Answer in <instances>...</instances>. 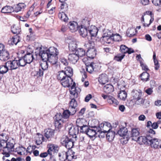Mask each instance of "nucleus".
I'll return each mask as SVG.
<instances>
[{
	"label": "nucleus",
	"instance_id": "c03bdc74",
	"mask_svg": "<svg viewBox=\"0 0 161 161\" xmlns=\"http://www.w3.org/2000/svg\"><path fill=\"white\" fill-rule=\"evenodd\" d=\"M44 71L39 67L38 70L35 71V74L34 75L36 76L37 77L42 76L43 75Z\"/></svg>",
	"mask_w": 161,
	"mask_h": 161
},
{
	"label": "nucleus",
	"instance_id": "774afa93",
	"mask_svg": "<svg viewBox=\"0 0 161 161\" xmlns=\"http://www.w3.org/2000/svg\"><path fill=\"white\" fill-rule=\"evenodd\" d=\"M92 96L91 94H89L86 96L85 99V100L86 102H88L90 99L92 98Z\"/></svg>",
	"mask_w": 161,
	"mask_h": 161
},
{
	"label": "nucleus",
	"instance_id": "6e6552de",
	"mask_svg": "<svg viewBox=\"0 0 161 161\" xmlns=\"http://www.w3.org/2000/svg\"><path fill=\"white\" fill-rule=\"evenodd\" d=\"M5 146H3L2 154L5 155L6 157H8L10 156V153L14 151V144L10 142H7L4 144Z\"/></svg>",
	"mask_w": 161,
	"mask_h": 161
},
{
	"label": "nucleus",
	"instance_id": "4468645a",
	"mask_svg": "<svg viewBox=\"0 0 161 161\" xmlns=\"http://www.w3.org/2000/svg\"><path fill=\"white\" fill-rule=\"evenodd\" d=\"M68 152L63 151L59 153L58 156L59 157V160L61 161H65L66 160H68V161L70 160L71 159L68 158V157L69 156H71L72 159H76V157L74 155L69 156L68 154Z\"/></svg>",
	"mask_w": 161,
	"mask_h": 161
},
{
	"label": "nucleus",
	"instance_id": "2eb2a0df",
	"mask_svg": "<svg viewBox=\"0 0 161 161\" xmlns=\"http://www.w3.org/2000/svg\"><path fill=\"white\" fill-rule=\"evenodd\" d=\"M113 34L112 31L107 29L104 31L102 37L104 41H107V43H109L111 42L109 40H111V38Z\"/></svg>",
	"mask_w": 161,
	"mask_h": 161
},
{
	"label": "nucleus",
	"instance_id": "4c0bfd02",
	"mask_svg": "<svg viewBox=\"0 0 161 161\" xmlns=\"http://www.w3.org/2000/svg\"><path fill=\"white\" fill-rule=\"evenodd\" d=\"M76 43L74 42H72L69 44V50L71 51H76L77 49Z\"/></svg>",
	"mask_w": 161,
	"mask_h": 161
},
{
	"label": "nucleus",
	"instance_id": "de8ad7c7",
	"mask_svg": "<svg viewBox=\"0 0 161 161\" xmlns=\"http://www.w3.org/2000/svg\"><path fill=\"white\" fill-rule=\"evenodd\" d=\"M93 64H94V63H91L89 65L86 66V71L90 73H92L94 71Z\"/></svg>",
	"mask_w": 161,
	"mask_h": 161
},
{
	"label": "nucleus",
	"instance_id": "bf43d9fd",
	"mask_svg": "<svg viewBox=\"0 0 161 161\" xmlns=\"http://www.w3.org/2000/svg\"><path fill=\"white\" fill-rule=\"evenodd\" d=\"M152 2L156 6L161 5V0H152Z\"/></svg>",
	"mask_w": 161,
	"mask_h": 161
},
{
	"label": "nucleus",
	"instance_id": "338daca9",
	"mask_svg": "<svg viewBox=\"0 0 161 161\" xmlns=\"http://www.w3.org/2000/svg\"><path fill=\"white\" fill-rule=\"evenodd\" d=\"M141 2L144 5H146L148 4L149 0H141Z\"/></svg>",
	"mask_w": 161,
	"mask_h": 161
},
{
	"label": "nucleus",
	"instance_id": "9d476101",
	"mask_svg": "<svg viewBox=\"0 0 161 161\" xmlns=\"http://www.w3.org/2000/svg\"><path fill=\"white\" fill-rule=\"evenodd\" d=\"M55 50H53V53H51L49 56V59L48 61L53 64H56L57 62L58 57L57 55L58 54V50L57 48L54 47Z\"/></svg>",
	"mask_w": 161,
	"mask_h": 161
},
{
	"label": "nucleus",
	"instance_id": "6e6d98bb",
	"mask_svg": "<svg viewBox=\"0 0 161 161\" xmlns=\"http://www.w3.org/2000/svg\"><path fill=\"white\" fill-rule=\"evenodd\" d=\"M125 56V55L124 54H123L121 55H117L114 57V59L116 61H120L124 58Z\"/></svg>",
	"mask_w": 161,
	"mask_h": 161
},
{
	"label": "nucleus",
	"instance_id": "dca6fc26",
	"mask_svg": "<svg viewBox=\"0 0 161 161\" xmlns=\"http://www.w3.org/2000/svg\"><path fill=\"white\" fill-rule=\"evenodd\" d=\"M11 62V61H8L5 64V65H2L0 66V73L3 74L6 73L9 70H12L14 69H12L11 66L8 65Z\"/></svg>",
	"mask_w": 161,
	"mask_h": 161
},
{
	"label": "nucleus",
	"instance_id": "603ef678",
	"mask_svg": "<svg viewBox=\"0 0 161 161\" xmlns=\"http://www.w3.org/2000/svg\"><path fill=\"white\" fill-rule=\"evenodd\" d=\"M77 105V103L74 98H73L69 102V106L76 107Z\"/></svg>",
	"mask_w": 161,
	"mask_h": 161
},
{
	"label": "nucleus",
	"instance_id": "72a5a7b5",
	"mask_svg": "<svg viewBox=\"0 0 161 161\" xmlns=\"http://www.w3.org/2000/svg\"><path fill=\"white\" fill-rule=\"evenodd\" d=\"M8 137L7 135L4 133H2L0 135V143L4 145L8 140Z\"/></svg>",
	"mask_w": 161,
	"mask_h": 161
},
{
	"label": "nucleus",
	"instance_id": "39448f33",
	"mask_svg": "<svg viewBox=\"0 0 161 161\" xmlns=\"http://www.w3.org/2000/svg\"><path fill=\"white\" fill-rule=\"evenodd\" d=\"M82 22V24L80 26H79L78 27L79 33L80 36L83 37H85L88 35V30L87 27L89 25V21L84 19Z\"/></svg>",
	"mask_w": 161,
	"mask_h": 161
},
{
	"label": "nucleus",
	"instance_id": "4be33fe9",
	"mask_svg": "<svg viewBox=\"0 0 161 161\" xmlns=\"http://www.w3.org/2000/svg\"><path fill=\"white\" fill-rule=\"evenodd\" d=\"M23 57L27 64L31 63L34 58L32 53H27Z\"/></svg>",
	"mask_w": 161,
	"mask_h": 161
},
{
	"label": "nucleus",
	"instance_id": "e433bc0d",
	"mask_svg": "<svg viewBox=\"0 0 161 161\" xmlns=\"http://www.w3.org/2000/svg\"><path fill=\"white\" fill-rule=\"evenodd\" d=\"M76 54H77V56L79 57H82L85 56L86 54L85 51L82 48H78L77 49L75 52Z\"/></svg>",
	"mask_w": 161,
	"mask_h": 161
},
{
	"label": "nucleus",
	"instance_id": "e2e57ef3",
	"mask_svg": "<svg viewBox=\"0 0 161 161\" xmlns=\"http://www.w3.org/2000/svg\"><path fill=\"white\" fill-rule=\"evenodd\" d=\"M140 64L141 66L142 67V69L146 71L148 70V68L147 66L143 63L140 62Z\"/></svg>",
	"mask_w": 161,
	"mask_h": 161
},
{
	"label": "nucleus",
	"instance_id": "c9c22d12",
	"mask_svg": "<svg viewBox=\"0 0 161 161\" xmlns=\"http://www.w3.org/2000/svg\"><path fill=\"white\" fill-rule=\"evenodd\" d=\"M149 76V74L147 72H145L141 74L140 77L143 82H146L148 80Z\"/></svg>",
	"mask_w": 161,
	"mask_h": 161
},
{
	"label": "nucleus",
	"instance_id": "1a4fd4ad",
	"mask_svg": "<svg viewBox=\"0 0 161 161\" xmlns=\"http://www.w3.org/2000/svg\"><path fill=\"white\" fill-rule=\"evenodd\" d=\"M122 124L119 125L117 132L118 134L121 136H126L130 128V124L127 122L123 123Z\"/></svg>",
	"mask_w": 161,
	"mask_h": 161
},
{
	"label": "nucleus",
	"instance_id": "aec40b11",
	"mask_svg": "<svg viewBox=\"0 0 161 161\" xmlns=\"http://www.w3.org/2000/svg\"><path fill=\"white\" fill-rule=\"evenodd\" d=\"M89 34L91 37H95L97 35L98 30L97 27L94 26H92L90 29L88 27Z\"/></svg>",
	"mask_w": 161,
	"mask_h": 161
},
{
	"label": "nucleus",
	"instance_id": "49530a36",
	"mask_svg": "<svg viewBox=\"0 0 161 161\" xmlns=\"http://www.w3.org/2000/svg\"><path fill=\"white\" fill-rule=\"evenodd\" d=\"M151 136L150 135H147L146 136H142L143 137L142 139V144H147L149 145V140H148V139H150V137H151Z\"/></svg>",
	"mask_w": 161,
	"mask_h": 161
},
{
	"label": "nucleus",
	"instance_id": "3c124183",
	"mask_svg": "<svg viewBox=\"0 0 161 161\" xmlns=\"http://www.w3.org/2000/svg\"><path fill=\"white\" fill-rule=\"evenodd\" d=\"M89 127L86 125H83L80 128V132L82 133H85L86 134L88 131Z\"/></svg>",
	"mask_w": 161,
	"mask_h": 161
},
{
	"label": "nucleus",
	"instance_id": "c85d7f7f",
	"mask_svg": "<svg viewBox=\"0 0 161 161\" xmlns=\"http://www.w3.org/2000/svg\"><path fill=\"white\" fill-rule=\"evenodd\" d=\"M110 129L107 130V133L106 134L107 139L109 142L113 140L115 136V132L113 131H110Z\"/></svg>",
	"mask_w": 161,
	"mask_h": 161
},
{
	"label": "nucleus",
	"instance_id": "5701e85b",
	"mask_svg": "<svg viewBox=\"0 0 161 161\" xmlns=\"http://www.w3.org/2000/svg\"><path fill=\"white\" fill-rule=\"evenodd\" d=\"M108 80V76L106 74H102L99 77L98 81L102 84H106Z\"/></svg>",
	"mask_w": 161,
	"mask_h": 161
},
{
	"label": "nucleus",
	"instance_id": "423d86ee",
	"mask_svg": "<svg viewBox=\"0 0 161 161\" xmlns=\"http://www.w3.org/2000/svg\"><path fill=\"white\" fill-rule=\"evenodd\" d=\"M70 73H73L72 69L69 67L65 68L64 70L58 72L57 74V79L60 81L64 79Z\"/></svg>",
	"mask_w": 161,
	"mask_h": 161
},
{
	"label": "nucleus",
	"instance_id": "6ab92c4d",
	"mask_svg": "<svg viewBox=\"0 0 161 161\" xmlns=\"http://www.w3.org/2000/svg\"><path fill=\"white\" fill-rule=\"evenodd\" d=\"M96 54V51L95 48H91L88 49L87 52V56L89 58H93Z\"/></svg>",
	"mask_w": 161,
	"mask_h": 161
},
{
	"label": "nucleus",
	"instance_id": "052dcab7",
	"mask_svg": "<svg viewBox=\"0 0 161 161\" xmlns=\"http://www.w3.org/2000/svg\"><path fill=\"white\" fill-rule=\"evenodd\" d=\"M155 64V70H158L159 68V64L157 59L153 60Z\"/></svg>",
	"mask_w": 161,
	"mask_h": 161
},
{
	"label": "nucleus",
	"instance_id": "412c9836",
	"mask_svg": "<svg viewBox=\"0 0 161 161\" xmlns=\"http://www.w3.org/2000/svg\"><path fill=\"white\" fill-rule=\"evenodd\" d=\"M79 57L75 53L70 54L68 56V59L73 64H75L79 60Z\"/></svg>",
	"mask_w": 161,
	"mask_h": 161
},
{
	"label": "nucleus",
	"instance_id": "f257e3e1",
	"mask_svg": "<svg viewBox=\"0 0 161 161\" xmlns=\"http://www.w3.org/2000/svg\"><path fill=\"white\" fill-rule=\"evenodd\" d=\"M42 48L41 45L40 47L36 48L35 53L36 55H39L41 56L43 61H48L49 56L51 53H53V50H55L54 47H50L48 49L42 50Z\"/></svg>",
	"mask_w": 161,
	"mask_h": 161
},
{
	"label": "nucleus",
	"instance_id": "bb28decb",
	"mask_svg": "<svg viewBox=\"0 0 161 161\" xmlns=\"http://www.w3.org/2000/svg\"><path fill=\"white\" fill-rule=\"evenodd\" d=\"M2 13H10L14 12V7L6 6L3 7L1 10Z\"/></svg>",
	"mask_w": 161,
	"mask_h": 161
},
{
	"label": "nucleus",
	"instance_id": "f03ea898",
	"mask_svg": "<svg viewBox=\"0 0 161 161\" xmlns=\"http://www.w3.org/2000/svg\"><path fill=\"white\" fill-rule=\"evenodd\" d=\"M71 115L69 111L67 110H64L62 115H56V120L55 122V126L56 127L58 128V129L61 127L62 123L64 122L63 118L67 119L69 116Z\"/></svg>",
	"mask_w": 161,
	"mask_h": 161
},
{
	"label": "nucleus",
	"instance_id": "37998d69",
	"mask_svg": "<svg viewBox=\"0 0 161 161\" xmlns=\"http://www.w3.org/2000/svg\"><path fill=\"white\" fill-rule=\"evenodd\" d=\"M110 98L109 100L108 101V103L110 104H113L114 105V106H116L119 104V102L115 99L112 96L109 97Z\"/></svg>",
	"mask_w": 161,
	"mask_h": 161
},
{
	"label": "nucleus",
	"instance_id": "a878e982",
	"mask_svg": "<svg viewBox=\"0 0 161 161\" xmlns=\"http://www.w3.org/2000/svg\"><path fill=\"white\" fill-rule=\"evenodd\" d=\"M69 27L72 32H74L78 29L79 26H78L76 22L73 21L70 22L69 24Z\"/></svg>",
	"mask_w": 161,
	"mask_h": 161
},
{
	"label": "nucleus",
	"instance_id": "a19ab883",
	"mask_svg": "<svg viewBox=\"0 0 161 161\" xmlns=\"http://www.w3.org/2000/svg\"><path fill=\"white\" fill-rule=\"evenodd\" d=\"M58 17L60 19L64 22L67 21L68 19L66 14L63 12L59 13L58 14Z\"/></svg>",
	"mask_w": 161,
	"mask_h": 161
},
{
	"label": "nucleus",
	"instance_id": "5fc2aeb1",
	"mask_svg": "<svg viewBox=\"0 0 161 161\" xmlns=\"http://www.w3.org/2000/svg\"><path fill=\"white\" fill-rule=\"evenodd\" d=\"M94 42L92 41H89L87 44H85L86 47H88V49L94 48Z\"/></svg>",
	"mask_w": 161,
	"mask_h": 161
},
{
	"label": "nucleus",
	"instance_id": "c756f323",
	"mask_svg": "<svg viewBox=\"0 0 161 161\" xmlns=\"http://www.w3.org/2000/svg\"><path fill=\"white\" fill-rule=\"evenodd\" d=\"M79 133V129L77 127H74L73 129L72 128L69 130V133H70V136L73 139H75L77 137L76 135Z\"/></svg>",
	"mask_w": 161,
	"mask_h": 161
},
{
	"label": "nucleus",
	"instance_id": "680f3d73",
	"mask_svg": "<svg viewBox=\"0 0 161 161\" xmlns=\"http://www.w3.org/2000/svg\"><path fill=\"white\" fill-rule=\"evenodd\" d=\"M142 136H138L137 138V140H135V141L137 142L140 144L142 145Z\"/></svg>",
	"mask_w": 161,
	"mask_h": 161
},
{
	"label": "nucleus",
	"instance_id": "7ed1b4c3",
	"mask_svg": "<svg viewBox=\"0 0 161 161\" xmlns=\"http://www.w3.org/2000/svg\"><path fill=\"white\" fill-rule=\"evenodd\" d=\"M74 140L71 136L63 135L60 139V143L68 149H70L74 146Z\"/></svg>",
	"mask_w": 161,
	"mask_h": 161
},
{
	"label": "nucleus",
	"instance_id": "8fccbe9b",
	"mask_svg": "<svg viewBox=\"0 0 161 161\" xmlns=\"http://www.w3.org/2000/svg\"><path fill=\"white\" fill-rule=\"evenodd\" d=\"M107 130H97V132L99 133V134L98 135L99 137L101 138H103L105 137V134L107 133Z\"/></svg>",
	"mask_w": 161,
	"mask_h": 161
},
{
	"label": "nucleus",
	"instance_id": "473e14b6",
	"mask_svg": "<svg viewBox=\"0 0 161 161\" xmlns=\"http://www.w3.org/2000/svg\"><path fill=\"white\" fill-rule=\"evenodd\" d=\"M20 41L19 38L16 36L12 37L8 41V43L10 45H16Z\"/></svg>",
	"mask_w": 161,
	"mask_h": 161
},
{
	"label": "nucleus",
	"instance_id": "79ce46f5",
	"mask_svg": "<svg viewBox=\"0 0 161 161\" xmlns=\"http://www.w3.org/2000/svg\"><path fill=\"white\" fill-rule=\"evenodd\" d=\"M121 37L118 34H114L111 38V40L114 41H120L121 40Z\"/></svg>",
	"mask_w": 161,
	"mask_h": 161
},
{
	"label": "nucleus",
	"instance_id": "9b49d317",
	"mask_svg": "<svg viewBox=\"0 0 161 161\" xmlns=\"http://www.w3.org/2000/svg\"><path fill=\"white\" fill-rule=\"evenodd\" d=\"M73 73H70L69 75L66 77L64 79L60 81L62 85L64 87H69L72 84L73 80L71 77Z\"/></svg>",
	"mask_w": 161,
	"mask_h": 161
},
{
	"label": "nucleus",
	"instance_id": "f704fd0d",
	"mask_svg": "<svg viewBox=\"0 0 161 161\" xmlns=\"http://www.w3.org/2000/svg\"><path fill=\"white\" fill-rule=\"evenodd\" d=\"M75 83L74 82L73 85L71 86L70 90L69 91L70 94L73 95L75 98L77 97L78 95V93L76 91V88L75 87Z\"/></svg>",
	"mask_w": 161,
	"mask_h": 161
},
{
	"label": "nucleus",
	"instance_id": "7c9ffc66",
	"mask_svg": "<svg viewBox=\"0 0 161 161\" xmlns=\"http://www.w3.org/2000/svg\"><path fill=\"white\" fill-rule=\"evenodd\" d=\"M103 90L107 93H109L114 91V87L112 85L108 84L104 86Z\"/></svg>",
	"mask_w": 161,
	"mask_h": 161
},
{
	"label": "nucleus",
	"instance_id": "4d7b16f0",
	"mask_svg": "<svg viewBox=\"0 0 161 161\" xmlns=\"http://www.w3.org/2000/svg\"><path fill=\"white\" fill-rule=\"evenodd\" d=\"M101 127L104 128L105 129L106 127H108L110 130L111 129V125L109 123L106 122L105 124H102L100 125Z\"/></svg>",
	"mask_w": 161,
	"mask_h": 161
},
{
	"label": "nucleus",
	"instance_id": "ea45409f",
	"mask_svg": "<svg viewBox=\"0 0 161 161\" xmlns=\"http://www.w3.org/2000/svg\"><path fill=\"white\" fill-rule=\"evenodd\" d=\"M127 96L126 92L124 91H120L119 93L118 97L120 99L123 100H125Z\"/></svg>",
	"mask_w": 161,
	"mask_h": 161
},
{
	"label": "nucleus",
	"instance_id": "393cba45",
	"mask_svg": "<svg viewBox=\"0 0 161 161\" xmlns=\"http://www.w3.org/2000/svg\"><path fill=\"white\" fill-rule=\"evenodd\" d=\"M47 147L48 148L47 151L48 153L50 155H52V152H54L55 153L58 151V147H55L53 144H49L47 145Z\"/></svg>",
	"mask_w": 161,
	"mask_h": 161
},
{
	"label": "nucleus",
	"instance_id": "f8f14e48",
	"mask_svg": "<svg viewBox=\"0 0 161 161\" xmlns=\"http://www.w3.org/2000/svg\"><path fill=\"white\" fill-rule=\"evenodd\" d=\"M149 142V145H150L152 147L156 149L159 147L160 148L161 145V140L157 138H153L151 136L150 137Z\"/></svg>",
	"mask_w": 161,
	"mask_h": 161
},
{
	"label": "nucleus",
	"instance_id": "cd10ccee",
	"mask_svg": "<svg viewBox=\"0 0 161 161\" xmlns=\"http://www.w3.org/2000/svg\"><path fill=\"white\" fill-rule=\"evenodd\" d=\"M25 6V5L24 3H20L17 4L16 6H13V7H14V12L17 13L23 10Z\"/></svg>",
	"mask_w": 161,
	"mask_h": 161
},
{
	"label": "nucleus",
	"instance_id": "0eeeda50",
	"mask_svg": "<svg viewBox=\"0 0 161 161\" xmlns=\"http://www.w3.org/2000/svg\"><path fill=\"white\" fill-rule=\"evenodd\" d=\"M27 64L23 57H21L18 60H14L11 61L10 63L8 65L11 66L12 69H15L20 66L24 67Z\"/></svg>",
	"mask_w": 161,
	"mask_h": 161
},
{
	"label": "nucleus",
	"instance_id": "f3484780",
	"mask_svg": "<svg viewBox=\"0 0 161 161\" xmlns=\"http://www.w3.org/2000/svg\"><path fill=\"white\" fill-rule=\"evenodd\" d=\"M8 51L5 49L0 52V59L2 61H6L9 58Z\"/></svg>",
	"mask_w": 161,
	"mask_h": 161
},
{
	"label": "nucleus",
	"instance_id": "20e7f679",
	"mask_svg": "<svg viewBox=\"0 0 161 161\" xmlns=\"http://www.w3.org/2000/svg\"><path fill=\"white\" fill-rule=\"evenodd\" d=\"M131 93L133 97L132 100L136 104L139 105L144 103V100L142 97V93L141 90L138 91L133 90Z\"/></svg>",
	"mask_w": 161,
	"mask_h": 161
},
{
	"label": "nucleus",
	"instance_id": "a18cd8bd",
	"mask_svg": "<svg viewBox=\"0 0 161 161\" xmlns=\"http://www.w3.org/2000/svg\"><path fill=\"white\" fill-rule=\"evenodd\" d=\"M47 61H43L40 64V68L43 70H46L48 69V64Z\"/></svg>",
	"mask_w": 161,
	"mask_h": 161
},
{
	"label": "nucleus",
	"instance_id": "ddd939ff",
	"mask_svg": "<svg viewBox=\"0 0 161 161\" xmlns=\"http://www.w3.org/2000/svg\"><path fill=\"white\" fill-rule=\"evenodd\" d=\"M140 134L139 130L138 128H133L131 129V133L130 136H127L126 137V140L128 141L130 137L132 138V140L135 141L138 137Z\"/></svg>",
	"mask_w": 161,
	"mask_h": 161
},
{
	"label": "nucleus",
	"instance_id": "58836bf2",
	"mask_svg": "<svg viewBox=\"0 0 161 161\" xmlns=\"http://www.w3.org/2000/svg\"><path fill=\"white\" fill-rule=\"evenodd\" d=\"M11 31L13 34L17 35L19 33L21 30L18 26L14 25L11 27Z\"/></svg>",
	"mask_w": 161,
	"mask_h": 161
},
{
	"label": "nucleus",
	"instance_id": "0e129e2a",
	"mask_svg": "<svg viewBox=\"0 0 161 161\" xmlns=\"http://www.w3.org/2000/svg\"><path fill=\"white\" fill-rule=\"evenodd\" d=\"M145 92L148 95H150L153 92L152 88H148L145 90Z\"/></svg>",
	"mask_w": 161,
	"mask_h": 161
},
{
	"label": "nucleus",
	"instance_id": "a211bd4d",
	"mask_svg": "<svg viewBox=\"0 0 161 161\" xmlns=\"http://www.w3.org/2000/svg\"><path fill=\"white\" fill-rule=\"evenodd\" d=\"M97 129L96 126L89 128L86 134L90 137H93L95 136L97 133Z\"/></svg>",
	"mask_w": 161,
	"mask_h": 161
},
{
	"label": "nucleus",
	"instance_id": "864d4df0",
	"mask_svg": "<svg viewBox=\"0 0 161 161\" xmlns=\"http://www.w3.org/2000/svg\"><path fill=\"white\" fill-rule=\"evenodd\" d=\"M68 110L69 111L70 114L72 115H73L76 112V107H71L70 106H69V109Z\"/></svg>",
	"mask_w": 161,
	"mask_h": 161
},
{
	"label": "nucleus",
	"instance_id": "09e8293b",
	"mask_svg": "<svg viewBox=\"0 0 161 161\" xmlns=\"http://www.w3.org/2000/svg\"><path fill=\"white\" fill-rule=\"evenodd\" d=\"M120 50L121 52L124 53H127L129 50L128 48L125 45H121L120 46Z\"/></svg>",
	"mask_w": 161,
	"mask_h": 161
},
{
	"label": "nucleus",
	"instance_id": "2f4dec72",
	"mask_svg": "<svg viewBox=\"0 0 161 161\" xmlns=\"http://www.w3.org/2000/svg\"><path fill=\"white\" fill-rule=\"evenodd\" d=\"M136 32V29L134 28H128L126 32L127 36L129 37L134 36Z\"/></svg>",
	"mask_w": 161,
	"mask_h": 161
},
{
	"label": "nucleus",
	"instance_id": "b1692460",
	"mask_svg": "<svg viewBox=\"0 0 161 161\" xmlns=\"http://www.w3.org/2000/svg\"><path fill=\"white\" fill-rule=\"evenodd\" d=\"M44 136L47 139L53 137L54 135V130L51 129H46L44 131Z\"/></svg>",
	"mask_w": 161,
	"mask_h": 161
},
{
	"label": "nucleus",
	"instance_id": "13d9d810",
	"mask_svg": "<svg viewBox=\"0 0 161 161\" xmlns=\"http://www.w3.org/2000/svg\"><path fill=\"white\" fill-rule=\"evenodd\" d=\"M83 119H77L76 121V124L77 127H79L80 128L81 126H82L83 125L82 124Z\"/></svg>",
	"mask_w": 161,
	"mask_h": 161
},
{
	"label": "nucleus",
	"instance_id": "69168bd1",
	"mask_svg": "<svg viewBox=\"0 0 161 161\" xmlns=\"http://www.w3.org/2000/svg\"><path fill=\"white\" fill-rule=\"evenodd\" d=\"M102 96L103 97L104 99H107L108 102V101H109L110 99L109 98V97H111V96L109 95H105L103 94L102 95Z\"/></svg>",
	"mask_w": 161,
	"mask_h": 161
}]
</instances>
